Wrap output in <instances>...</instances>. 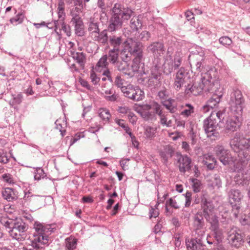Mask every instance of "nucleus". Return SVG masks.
Returning <instances> with one entry per match:
<instances>
[{
    "instance_id": "obj_1",
    "label": "nucleus",
    "mask_w": 250,
    "mask_h": 250,
    "mask_svg": "<svg viewBox=\"0 0 250 250\" xmlns=\"http://www.w3.org/2000/svg\"><path fill=\"white\" fill-rule=\"evenodd\" d=\"M34 228L36 233L31 244L23 248V250H44V245L48 242V236L55 230L54 224H43L35 222Z\"/></svg>"
},
{
    "instance_id": "obj_2",
    "label": "nucleus",
    "mask_w": 250,
    "mask_h": 250,
    "mask_svg": "<svg viewBox=\"0 0 250 250\" xmlns=\"http://www.w3.org/2000/svg\"><path fill=\"white\" fill-rule=\"evenodd\" d=\"M112 13L107 27L110 32L121 29L123 22L129 20L135 12L130 7L117 3L112 8Z\"/></svg>"
},
{
    "instance_id": "obj_3",
    "label": "nucleus",
    "mask_w": 250,
    "mask_h": 250,
    "mask_svg": "<svg viewBox=\"0 0 250 250\" xmlns=\"http://www.w3.org/2000/svg\"><path fill=\"white\" fill-rule=\"evenodd\" d=\"M215 72L210 70L202 75L200 82L195 83L192 85L188 84L185 90L187 95L197 96L203 91L210 92L213 87V83L215 82Z\"/></svg>"
},
{
    "instance_id": "obj_4",
    "label": "nucleus",
    "mask_w": 250,
    "mask_h": 250,
    "mask_svg": "<svg viewBox=\"0 0 250 250\" xmlns=\"http://www.w3.org/2000/svg\"><path fill=\"white\" fill-rule=\"evenodd\" d=\"M231 149L237 154L239 163L246 166L250 160V155L247 151L250 150V138L241 137L239 134L230 142Z\"/></svg>"
},
{
    "instance_id": "obj_5",
    "label": "nucleus",
    "mask_w": 250,
    "mask_h": 250,
    "mask_svg": "<svg viewBox=\"0 0 250 250\" xmlns=\"http://www.w3.org/2000/svg\"><path fill=\"white\" fill-rule=\"evenodd\" d=\"M229 104L230 110L233 114L242 115L245 99L240 90L233 89L230 95Z\"/></svg>"
},
{
    "instance_id": "obj_6",
    "label": "nucleus",
    "mask_w": 250,
    "mask_h": 250,
    "mask_svg": "<svg viewBox=\"0 0 250 250\" xmlns=\"http://www.w3.org/2000/svg\"><path fill=\"white\" fill-rule=\"evenodd\" d=\"M188 58L192 69L201 72L205 68L206 56L205 50L202 48L197 47L194 51L190 53Z\"/></svg>"
},
{
    "instance_id": "obj_7",
    "label": "nucleus",
    "mask_w": 250,
    "mask_h": 250,
    "mask_svg": "<svg viewBox=\"0 0 250 250\" xmlns=\"http://www.w3.org/2000/svg\"><path fill=\"white\" fill-rule=\"evenodd\" d=\"M124 48L122 50L121 55L125 56L124 57L125 60H131V56H136L143 54L142 49V43L138 41L129 39L126 41Z\"/></svg>"
},
{
    "instance_id": "obj_8",
    "label": "nucleus",
    "mask_w": 250,
    "mask_h": 250,
    "mask_svg": "<svg viewBox=\"0 0 250 250\" xmlns=\"http://www.w3.org/2000/svg\"><path fill=\"white\" fill-rule=\"evenodd\" d=\"M28 226L21 219H17L14 222L12 229L8 230L10 236L19 242H21L26 238L25 232Z\"/></svg>"
},
{
    "instance_id": "obj_9",
    "label": "nucleus",
    "mask_w": 250,
    "mask_h": 250,
    "mask_svg": "<svg viewBox=\"0 0 250 250\" xmlns=\"http://www.w3.org/2000/svg\"><path fill=\"white\" fill-rule=\"evenodd\" d=\"M246 166H243L241 163L237 162L234 167L237 170L234 176V181L238 186H248L250 182V171L244 168Z\"/></svg>"
},
{
    "instance_id": "obj_10",
    "label": "nucleus",
    "mask_w": 250,
    "mask_h": 250,
    "mask_svg": "<svg viewBox=\"0 0 250 250\" xmlns=\"http://www.w3.org/2000/svg\"><path fill=\"white\" fill-rule=\"evenodd\" d=\"M164 62L162 66L164 73L167 75L171 73L173 70L177 69L181 64L182 58L179 56H175L172 59L169 49L167 51V54L164 57Z\"/></svg>"
},
{
    "instance_id": "obj_11",
    "label": "nucleus",
    "mask_w": 250,
    "mask_h": 250,
    "mask_svg": "<svg viewBox=\"0 0 250 250\" xmlns=\"http://www.w3.org/2000/svg\"><path fill=\"white\" fill-rule=\"evenodd\" d=\"M227 239L232 247L238 248L245 242V235L239 229L233 228L228 232Z\"/></svg>"
},
{
    "instance_id": "obj_12",
    "label": "nucleus",
    "mask_w": 250,
    "mask_h": 250,
    "mask_svg": "<svg viewBox=\"0 0 250 250\" xmlns=\"http://www.w3.org/2000/svg\"><path fill=\"white\" fill-rule=\"evenodd\" d=\"M161 63L154 62L150 69V73L147 81V86L153 89L158 86L160 83L161 79Z\"/></svg>"
},
{
    "instance_id": "obj_13",
    "label": "nucleus",
    "mask_w": 250,
    "mask_h": 250,
    "mask_svg": "<svg viewBox=\"0 0 250 250\" xmlns=\"http://www.w3.org/2000/svg\"><path fill=\"white\" fill-rule=\"evenodd\" d=\"M216 156L219 161L224 165H235L238 162V158L234 159L231 156L228 150L226 149L222 145H217L214 148Z\"/></svg>"
},
{
    "instance_id": "obj_14",
    "label": "nucleus",
    "mask_w": 250,
    "mask_h": 250,
    "mask_svg": "<svg viewBox=\"0 0 250 250\" xmlns=\"http://www.w3.org/2000/svg\"><path fill=\"white\" fill-rule=\"evenodd\" d=\"M223 88L217 81L213 83V87L209 92L213 93L211 97L207 101L208 106L212 109L217 107L223 95Z\"/></svg>"
},
{
    "instance_id": "obj_15",
    "label": "nucleus",
    "mask_w": 250,
    "mask_h": 250,
    "mask_svg": "<svg viewBox=\"0 0 250 250\" xmlns=\"http://www.w3.org/2000/svg\"><path fill=\"white\" fill-rule=\"evenodd\" d=\"M146 51L148 53L152 54L154 57V60L153 62V64L154 62L158 63H161L160 62L161 57L165 52V47L164 44L162 42L156 41L151 42L146 47Z\"/></svg>"
},
{
    "instance_id": "obj_16",
    "label": "nucleus",
    "mask_w": 250,
    "mask_h": 250,
    "mask_svg": "<svg viewBox=\"0 0 250 250\" xmlns=\"http://www.w3.org/2000/svg\"><path fill=\"white\" fill-rule=\"evenodd\" d=\"M211 117L209 116L204 121V128L208 138L212 140H215L220 137V134L217 131L219 125Z\"/></svg>"
},
{
    "instance_id": "obj_17",
    "label": "nucleus",
    "mask_w": 250,
    "mask_h": 250,
    "mask_svg": "<svg viewBox=\"0 0 250 250\" xmlns=\"http://www.w3.org/2000/svg\"><path fill=\"white\" fill-rule=\"evenodd\" d=\"M189 78L188 71L184 67H181L174 78V87L175 90H179Z\"/></svg>"
},
{
    "instance_id": "obj_18",
    "label": "nucleus",
    "mask_w": 250,
    "mask_h": 250,
    "mask_svg": "<svg viewBox=\"0 0 250 250\" xmlns=\"http://www.w3.org/2000/svg\"><path fill=\"white\" fill-rule=\"evenodd\" d=\"M213 232L212 235L215 240L212 241L211 240V237L208 236L207 237V241L208 244H213L214 246L218 247L217 250H224V248L221 243L224 239V234L223 230L219 228L211 229Z\"/></svg>"
},
{
    "instance_id": "obj_19",
    "label": "nucleus",
    "mask_w": 250,
    "mask_h": 250,
    "mask_svg": "<svg viewBox=\"0 0 250 250\" xmlns=\"http://www.w3.org/2000/svg\"><path fill=\"white\" fill-rule=\"evenodd\" d=\"M177 165L180 172L184 174L186 171H189L192 167L191 159L187 155L181 154L177 155Z\"/></svg>"
},
{
    "instance_id": "obj_20",
    "label": "nucleus",
    "mask_w": 250,
    "mask_h": 250,
    "mask_svg": "<svg viewBox=\"0 0 250 250\" xmlns=\"http://www.w3.org/2000/svg\"><path fill=\"white\" fill-rule=\"evenodd\" d=\"M201 208L203 211L202 215L204 216L213 213L214 206L212 201L209 198L206 193L201 195Z\"/></svg>"
},
{
    "instance_id": "obj_21",
    "label": "nucleus",
    "mask_w": 250,
    "mask_h": 250,
    "mask_svg": "<svg viewBox=\"0 0 250 250\" xmlns=\"http://www.w3.org/2000/svg\"><path fill=\"white\" fill-rule=\"evenodd\" d=\"M121 36L111 35L109 37L108 44L112 49L122 51L126 42Z\"/></svg>"
},
{
    "instance_id": "obj_22",
    "label": "nucleus",
    "mask_w": 250,
    "mask_h": 250,
    "mask_svg": "<svg viewBox=\"0 0 250 250\" xmlns=\"http://www.w3.org/2000/svg\"><path fill=\"white\" fill-rule=\"evenodd\" d=\"M233 115V117L227 121L226 126V129L233 132L236 131L241 126L240 118L242 116L236 114Z\"/></svg>"
},
{
    "instance_id": "obj_23",
    "label": "nucleus",
    "mask_w": 250,
    "mask_h": 250,
    "mask_svg": "<svg viewBox=\"0 0 250 250\" xmlns=\"http://www.w3.org/2000/svg\"><path fill=\"white\" fill-rule=\"evenodd\" d=\"M144 16L140 14L135 16V14L131 17L129 26L133 31H138L141 29L143 26V20Z\"/></svg>"
},
{
    "instance_id": "obj_24",
    "label": "nucleus",
    "mask_w": 250,
    "mask_h": 250,
    "mask_svg": "<svg viewBox=\"0 0 250 250\" xmlns=\"http://www.w3.org/2000/svg\"><path fill=\"white\" fill-rule=\"evenodd\" d=\"M2 196L8 202H13L18 199V192L14 188H6L2 191Z\"/></svg>"
},
{
    "instance_id": "obj_25",
    "label": "nucleus",
    "mask_w": 250,
    "mask_h": 250,
    "mask_svg": "<svg viewBox=\"0 0 250 250\" xmlns=\"http://www.w3.org/2000/svg\"><path fill=\"white\" fill-rule=\"evenodd\" d=\"M205 222L202 212H197L193 217V227L196 233L204 228Z\"/></svg>"
},
{
    "instance_id": "obj_26",
    "label": "nucleus",
    "mask_w": 250,
    "mask_h": 250,
    "mask_svg": "<svg viewBox=\"0 0 250 250\" xmlns=\"http://www.w3.org/2000/svg\"><path fill=\"white\" fill-rule=\"evenodd\" d=\"M243 195L238 189H231L229 193V202L230 205H241Z\"/></svg>"
},
{
    "instance_id": "obj_27",
    "label": "nucleus",
    "mask_w": 250,
    "mask_h": 250,
    "mask_svg": "<svg viewBox=\"0 0 250 250\" xmlns=\"http://www.w3.org/2000/svg\"><path fill=\"white\" fill-rule=\"evenodd\" d=\"M174 153V150L170 146H166L160 152V155L164 163H166L169 158H171Z\"/></svg>"
},
{
    "instance_id": "obj_28",
    "label": "nucleus",
    "mask_w": 250,
    "mask_h": 250,
    "mask_svg": "<svg viewBox=\"0 0 250 250\" xmlns=\"http://www.w3.org/2000/svg\"><path fill=\"white\" fill-rule=\"evenodd\" d=\"M107 30L104 29L101 32L99 31L96 35H95L92 38L95 41L98 42L102 44H105L108 41L109 37L107 36Z\"/></svg>"
},
{
    "instance_id": "obj_29",
    "label": "nucleus",
    "mask_w": 250,
    "mask_h": 250,
    "mask_svg": "<svg viewBox=\"0 0 250 250\" xmlns=\"http://www.w3.org/2000/svg\"><path fill=\"white\" fill-rule=\"evenodd\" d=\"M71 55L73 58L76 61L80 66L84 68L86 62L85 55L83 52L75 51L72 52Z\"/></svg>"
},
{
    "instance_id": "obj_30",
    "label": "nucleus",
    "mask_w": 250,
    "mask_h": 250,
    "mask_svg": "<svg viewBox=\"0 0 250 250\" xmlns=\"http://www.w3.org/2000/svg\"><path fill=\"white\" fill-rule=\"evenodd\" d=\"M216 160L214 157L211 155H206L204 158L203 163L205 166H206L208 169L212 170L216 166Z\"/></svg>"
},
{
    "instance_id": "obj_31",
    "label": "nucleus",
    "mask_w": 250,
    "mask_h": 250,
    "mask_svg": "<svg viewBox=\"0 0 250 250\" xmlns=\"http://www.w3.org/2000/svg\"><path fill=\"white\" fill-rule=\"evenodd\" d=\"M72 25L74 26L75 34L79 37H82L84 35V24L83 20L76 21L71 22Z\"/></svg>"
},
{
    "instance_id": "obj_32",
    "label": "nucleus",
    "mask_w": 250,
    "mask_h": 250,
    "mask_svg": "<svg viewBox=\"0 0 250 250\" xmlns=\"http://www.w3.org/2000/svg\"><path fill=\"white\" fill-rule=\"evenodd\" d=\"M75 6V7L73 8L70 11V16L72 17L70 22L82 20L80 13L81 12V10L83 9V6Z\"/></svg>"
},
{
    "instance_id": "obj_33",
    "label": "nucleus",
    "mask_w": 250,
    "mask_h": 250,
    "mask_svg": "<svg viewBox=\"0 0 250 250\" xmlns=\"http://www.w3.org/2000/svg\"><path fill=\"white\" fill-rule=\"evenodd\" d=\"M206 220L210 224V229H212L219 228V221L218 217L214 213L204 216Z\"/></svg>"
},
{
    "instance_id": "obj_34",
    "label": "nucleus",
    "mask_w": 250,
    "mask_h": 250,
    "mask_svg": "<svg viewBox=\"0 0 250 250\" xmlns=\"http://www.w3.org/2000/svg\"><path fill=\"white\" fill-rule=\"evenodd\" d=\"M135 58L133 59L132 63L131 66L134 68V66L136 67V72L139 71L140 68L142 66L144 65V63L143 62V54L134 56Z\"/></svg>"
},
{
    "instance_id": "obj_35",
    "label": "nucleus",
    "mask_w": 250,
    "mask_h": 250,
    "mask_svg": "<svg viewBox=\"0 0 250 250\" xmlns=\"http://www.w3.org/2000/svg\"><path fill=\"white\" fill-rule=\"evenodd\" d=\"M225 112L223 111L216 110L211 111L210 117L211 119H213L216 123L219 125V123H221L225 118Z\"/></svg>"
},
{
    "instance_id": "obj_36",
    "label": "nucleus",
    "mask_w": 250,
    "mask_h": 250,
    "mask_svg": "<svg viewBox=\"0 0 250 250\" xmlns=\"http://www.w3.org/2000/svg\"><path fill=\"white\" fill-rule=\"evenodd\" d=\"M77 239L73 236H70L65 239V248L68 250H74L77 248Z\"/></svg>"
},
{
    "instance_id": "obj_37",
    "label": "nucleus",
    "mask_w": 250,
    "mask_h": 250,
    "mask_svg": "<svg viewBox=\"0 0 250 250\" xmlns=\"http://www.w3.org/2000/svg\"><path fill=\"white\" fill-rule=\"evenodd\" d=\"M120 51L111 49L109 50L107 55L108 60L112 64H115L118 61L119 55Z\"/></svg>"
},
{
    "instance_id": "obj_38",
    "label": "nucleus",
    "mask_w": 250,
    "mask_h": 250,
    "mask_svg": "<svg viewBox=\"0 0 250 250\" xmlns=\"http://www.w3.org/2000/svg\"><path fill=\"white\" fill-rule=\"evenodd\" d=\"M175 100L169 98L167 100L163 102V104L171 113H174L177 110V108L174 104Z\"/></svg>"
},
{
    "instance_id": "obj_39",
    "label": "nucleus",
    "mask_w": 250,
    "mask_h": 250,
    "mask_svg": "<svg viewBox=\"0 0 250 250\" xmlns=\"http://www.w3.org/2000/svg\"><path fill=\"white\" fill-rule=\"evenodd\" d=\"M132 94V100L139 101L144 97V92L139 88H131Z\"/></svg>"
},
{
    "instance_id": "obj_40",
    "label": "nucleus",
    "mask_w": 250,
    "mask_h": 250,
    "mask_svg": "<svg viewBox=\"0 0 250 250\" xmlns=\"http://www.w3.org/2000/svg\"><path fill=\"white\" fill-rule=\"evenodd\" d=\"M41 197L38 195L32 194L31 192L26 193L23 197L25 202H30L35 204L40 201Z\"/></svg>"
},
{
    "instance_id": "obj_41",
    "label": "nucleus",
    "mask_w": 250,
    "mask_h": 250,
    "mask_svg": "<svg viewBox=\"0 0 250 250\" xmlns=\"http://www.w3.org/2000/svg\"><path fill=\"white\" fill-rule=\"evenodd\" d=\"M98 114L99 117L105 123L108 122L111 117V114L109 111L106 108H103L99 109L98 110Z\"/></svg>"
},
{
    "instance_id": "obj_42",
    "label": "nucleus",
    "mask_w": 250,
    "mask_h": 250,
    "mask_svg": "<svg viewBox=\"0 0 250 250\" xmlns=\"http://www.w3.org/2000/svg\"><path fill=\"white\" fill-rule=\"evenodd\" d=\"M59 22L61 24V30H62L68 37L70 36L71 32L70 26L67 25L63 21H55L54 23L56 28H57V26L59 25Z\"/></svg>"
},
{
    "instance_id": "obj_43",
    "label": "nucleus",
    "mask_w": 250,
    "mask_h": 250,
    "mask_svg": "<svg viewBox=\"0 0 250 250\" xmlns=\"http://www.w3.org/2000/svg\"><path fill=\"white\" fill-rule=\"evenodd\" d=\"M24 18V14L21 12H20L17 14L15 17L11 18L9 21L11 24L17 25L22 23Z\"/></svg>"
},
{
    "instance_id": "obj_44",
    "label": "nucleus",
    "mask_w": 250,
    "mask_h": 250,
    "mask_svg": "<svg viewBox=\"0 0 250 250\" xmlns=\"http://www.w3.org/2000/svg\"><path fill=\"white\" fill-rule=\"evenodd\" d=\"M88 31L90 32L91 37L94 36L95 35H96V33H98V32L100 31L99 23L93 21L90 22L89 24Z\"/></svg>"
},
{
    "instance_id": "obj_45",
    "label": "nucleus",
    "mask_w": 250,
    "mask_h": 250,
    "mask_svg": "<svg viewBox=\"0 0 250 250\" xmlns=\"http://www.w3.org/2000/svg\"><path fill=\"white\" fill-rule=\"evenodd\" d=\"M124 57L125 56H123V55H121V58L123 61H118L117 62L115 63V65L116 67L117 68V69L122 72L125 71V69L126 67H127V66L128 65V64H127V62L130 60H125L124 58Z\"/></svg>"
},
{
    "instance_id": "obj_46",
    "label": "nucleus",
    "mask_w": 250,
    "mask_h": 250,
    "mask_svg": "<svg viewBox=\"0 0 250 250\" xmlns=\"http://www.w3.org/2000/svg\"><path fill=\"white\" fill-rule=\"evenodd\" d=\"M191 181L192 183L191 186L193 191L195 193L199 192L202 188L201 182L196 178H192L191 179Z\"/></svg>"
},
{
    "instance_id": "obj_47",
    "label": "nucleus",
    "mask_w": 250,
    "mask_h": 250,
    "mask_svg": "<svg viewBox=\"0 0 250 250\" xmlns=\"http://www.w3.org/2000/svg\"><path fill=\"white\" fill-rule=\"evenodd\" d=\"M15 220L9 219L7 217H1L0 218V223L6 228L11 229Z\"/></svg>"
},
{
    "instance_id": "obj_48",
    "label": "nucleus",
    "mask_w": 250,
    "mask_h": 250,
    "mask_svg": "<svg viewBox=\"0 0 250 250\" xmlns=\"http://www.w3.org/2000/svg\"><path fill=\"white\" fill-rule=\"evenodd\" d=\"M22 100V95L21 93L12 95V99L9 104L12 106L20 104Z\"/></svg>"
},
{
    "instance_id": "obj_49",
    "label": "nucleus",
    "mask_w": 250,
    "mask_h": 250,
    "mask_svg": "<svg viewBox=\"0 0 250 250\" xmlns=\"http://www.w3.org/2000/svg\"><path fill=\"white\" fill-rule=\"evenodd\" d=\"M185 106L187 108L184 109L181 112V115L185 117H188L191 113L194 112V107L191 104H186Z\"/></svg>"
},
{
    "instance_id": "obj_50",
    "label": "nucleus",
    "mask_w": 250,
    "mask_h": 250,
    "mask_svg": "<svg viewBox=\"0 0 250 250\" xmlns=\"http://www.w3.org/2000/svg\"><path fill=\"white\" fill-rule=\"evenodd\" d=\"M46 176L43 169L41 167H38L36 168L35 172H34V179L36 180H40L42 178H44Z\"/></svg>"
},
{
    "instance_id": "obj_51",
    "label": "nucleus",
    "mask_w": 250,
    "mask_h": 250,
    "mask_svg": "<svg viewBox=\"0 0 250 250\" xmlns=\"http://www.w3.org/2000/svg\"><path fill=\"white\" fill-rule=\"evenodd\" d=\"M186 244L187 246V248L188 250H197V244L195 243L194 238H191L190 239H186Z\"/></svg>"
},
{
    "instance_id": "obj_52",
    "label": "nucleus",
    "mask_w": 250,
    "mask_h": 250,
    "mask_svg": "<svg viewBox=\"0 0 250 250\" xmlns=\"http://www.w3.org/2000/svg\"><path fill=\"white\" fill-rule=\"evenodd\" d=\"M212 185L214 187H217L218 188L222 187V180L220 174H215L214 175Z\"/></svg>"
},
{
    "instance_id": "obj_53",
    "label": "nucleus",
    "mask_w": 250,
    "mask_h": 250,
    "mask_svg": "<svg viewBox=\"0 0 250 250\" xmlns=\"http://www.w3.org/2000/svg\"><path fill=\"white\" fill-rule=\"evenodd\" d=\"M136 69L135 67L134 66V68H133L131 66L128 65L127 67H126L125 69V71H123L122 73L128 77L131 78L133 77L135 73H136Z\"/></svg>"
},
{
    "instance_id": "obj_54",
    "label": "nucleus",
    "mask_w": 250,
    "mask_h": 250,
    "mask_svg": "<svg viewBox=\"0 0 250 250\" xmlns=\"http://www.w3.org/2000/svg\"><path fill=\"white\" fill-rule=\"evenodd\" d=\"M219 42L222 45L227 47L232 44V41L228 36H223L219 38Z\"/></svg>"
},
{
    "instance_id": "obj_55",
    "label": "nucleus",
    "mask_w": 250,
    "mask_h": 250,
    "mask_svg": "<svg viewBox=\"0 0 250 250\" xmlns=\"http://www.w3.org/2000/svg\"><path fill=\"white\" fill-rule=\"evenodd\" d=\"M107 55H104L98 62L96 66L99 67L106 68L108 62H107Z\"/></svg>"
},
{
    "instance_id": "obj_56",
    "label": "nucleus",
    "mask_w": 250,
    "mask_h": 250,
    "mask_svg": "<svg viewBox=\"0 0 250 250\" xmlns=\"http://www.w3.org/2000/svg\"><path fill=\"white\" fill-rule=\"evenodd\" d=\"M156 130V128L150 126H147L145 129V135L147 138H152L155 136Z\"/></svg>"
},
{
    "instance_id": "obj_57",
    "label": "nucleus",
    "mask_w": 250,
    "mask_h": 250,
    "mask_svg": "<svg viewBox=\"0 0 250 250\" xmlns=\"http://www.w3.org/2000/svg\"><path fill=\"white\" fill-rule=\"evenodd\" d=\"M124 83L125 80L121 78V76L118 75L116 77L114 84L118 87L120 88L121 91H123V88L126 87L124 85Z\"/></svg>"
},
{
    "instance_id": "obj_58",
    "label": "nucleus",
    "mask_w": 250,
    "mask_h": 250,
    "mask_svg": "<svg viewBox=\"0 0 250 250\" xmlns=\"http://www.w3.org/2000/svg\"><path fill=\"white\" fill-rule=\"evenodd\" d=\"M232 207V215L235 218H238L240 217L239 212L241 205L237 206V204L231 205Z\"/></svg>"
},
{
    "instance_id": "obj_59",
    "label": "nucleus",
    "mask_w": 250,
    "mask_h": 250,
    "mask_svg": "<svg viewBox=\"0 0 250 250\" xmlns=\"http://www.w3.org/2000/svg\"><path fill=\"white\" fill-rule=\"evenodd\" d=\"M151 37L150 33L146 30L143 31L139 36V39L142 41H147Z\"/></svg>"
},
{
    "instance_id": "obj_60",
    "label": "nucleus",
    "mask_w": 250,
    "mask_h": 250,
    "mask_svg": "<svg viewBox=\"0 0 250 250\" xmlns=\"http://www.w3.org/2000/svg\"><path fill=\"white\" fill-rule=\"evenodd\" d=\"M152 109H153L160 117L164 115L163 114L162 110L161 109V106L156 102H152Z\"/></svg>"
},
{
    "instance_id": "obj_61",
    "label": "nucleus",
    "mask_w": 250,
    "mask_h": 250,
    "mask_svg": "<svg viewBox=\"0 0 250 250\" xmlns=\"http://www.w3.org/2000/svg\"><path fill=\"white\" fill-rule=\"evenodd\" d=\"M9 159L7 155L6 152L2 149H0V162L3 164L8 163Z\"/></svg>"
},
{
    "instance_id": "obj_62",
    "label": "nucleus",
    "mask_w": 250,
    "mask_h": 250,
    "mask_svg": "<svg viewBox=\"0 0 250 250\" xmlns=\"http://www.w3.org/2000/svg\"><path fill=\"white\" fill-rule=\"evenodd\" d=\"M161 120L160 123L163 126H166L167 127L172 126V122L171 120L167 121V119L166 116L163 115L160 117Z\"/></svg>"
},
{
    "instance_id": "obj_63",
    "label": "nucleus",
    "mask_w": 250,
    "mask_h": 250,
    "mask_svg": "<svg viewBox=\"0 0 250 250\" xmlns=\"http://www.w3.org/2000/svg\"><path fill=\"white\" fill-rule=\"evenodd\" d=\"M159 212L157 208H154L153 207H151L149 211V218H156L158 216Z\"/></svg>"
},
{
    "instance_id": "obj_64",
    "label": "nucleus",
    "mask_w": 250,
    "mask_h": 250,
    "mask_svg": "<svg viewBox=\"0 0 250 250\" xmlns=\"http://www.w3.org/2000/svg\"><path fill=\"white\" fill-rule=\"evenodd\" d=\"M141 115L144 119L148 120L152 119L153 118L154 113L149 111H144L142 112Z\"/></svg>"
}]
</instances>
